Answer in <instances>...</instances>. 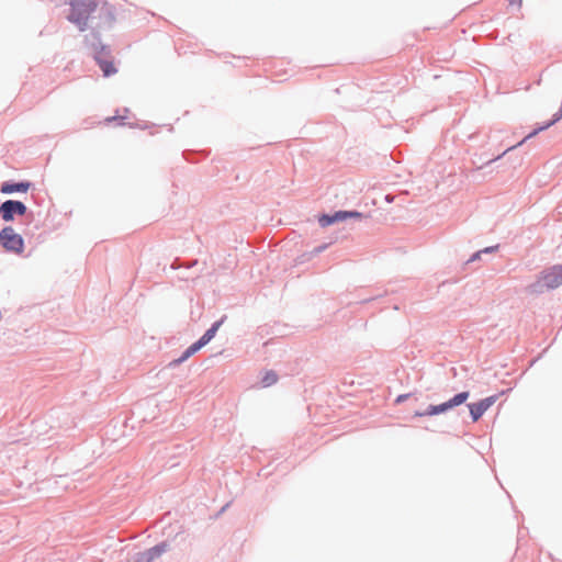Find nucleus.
Wrapping results in <instances>:
<instances>
[{
    "label": "nucleus",
    "mask_w": 562,
    "mask_h": 562,
    "mask_svg": "<svg viewBox=\"0 0 562 562\" xmlns=\"http://www.w3.org/2000/svg\"><path fill=\"white\" fill-rule=\"evenodd\" d=\"M30 184L20 182V183H3L1 187V192L9 194L13 192H26Z\"/></svg>",
    "instance_id": "nucleus-9"
},
{
    "label": "nucleus",
    "mask_w": 562,
    "mask_h": 562,
    "mask_svg": "<svg viewBox=\"0 0 562 562\" xmlns=\"http://www.w3.org/2000/svg\"><path fill=\"white\" fill-rule=\"evenodd\" d=\"M222 325V321H218L212 325L211 328H209L204 335L198 340L200 345L203 347L209 344L215 336L216 331L218 330L220 326Z\"/></svg>",
    "instance_id": "nucleus-10"
},
{
    "label": "nucleus",
    "mask_w": 562,
    "mask_h": 562,
    "mask_svg": "<svg viewBox=\"0 0 562 562\" xmlns=\"http://www.w3.org/2000/svg\"><path fill=\"white\" fill-rule=\"evenodd\" d=\"M361 214L358 212H347V211H339L334 214L335 223L345 221L348 217H360Z\"/></svg>",
    "instance_id": "nucleus-13"
},
{
    "label": "nucleus",
    "mask_w": 562,
    "mask_h": 562,
    "mask_svg": "<svg viewBox=\"0 0 562 562\" xmlns=\"http://www.w3.org/2000/svg\"><path fill=\"white\" fill-rule=\"evenodd\" d=\"M562 284V266H553L541 272L533 291L539 292L543 289L552 290Z\"/></svg>",
    "instance_id": "nucleus-2"
},
{
    "label": "nucleus",
    "mask_w": 562,
    "mask_h": 562,
    "mask_svg": "<svg viewBox=\"0 0 562 562\" xmlns=\"http://www.w3.org/2000/svg\"><path fill=\"white\" fill-rule=\"evenodd\" d=\"M407 397H408V394H402V395H398V396H397V398H396V402H397V403L403 402V401H405Z\"/></svg>",
    "instance_id": "nucleus-16"
},
{
    "label": "nucleus",
    "mask_w": 562,
    "mask_h": 562,
    "mask_svg": "<svg viewBox=\"0 0 562 562\" xmlns=\"http://www.w3.org/2000/svg\"><path fill=\"white\" fill-rule=\"evenodd\" d=\"M319 224L325 227L335 223L334 215H323L318 220Z\"/></svg>",
    "instance_id": "nucleus-14"
},
{
    "label": "nucleus",
    "mask_w": 562,
    "mask_h": 562,
    "mask_svg": "<svg viewBox=\"0 0 562 562\" xmlns=\"http://www.w3.org/2000/svg\"><path fill=\"white\" fill-rule=\"evenodd\" d=\"M95 60H97L98 65L100 66L104 77H109V76L115 75L117 72V69L114 65L113 59L110 58L109 56L100 54L95 57Z\"/></svg>",
    "instance_id": "nucleus-7"
},
{
    "label": "nucleus",
    "mask_w": 562,
    "mask_h": 562,
    "mask_svg": "<svg viewBox=\"0 0 562 562\" xmlns=\"http://www.w3.org/2000/svg\"><path fill=\"white\" fill-rule=\"evenodd\" d=\"M115 120H117V117H116V116H111V117H106V119H105V122H106V123H111V122H113V121H115Z\"/></svg>",
    "instance_id": "nucleus-17"
},
{
    "label": "nucleus",
    "mask_w": 562,
    "mask_h": 562,
    "mask_svg": "<svg viewBox=\"0 0 562 562\" xmlns=\"http://www.w3.org/2000/svg\"><path fill=\"white\" fill-rule=\"evenodd\" d=\"M469 392H461L454 395L451 400L440 405H431L429 406L426 413H416V416H425V415H437L443 413L454 406H459L463 404L469 398Z\"/></svg>",
    "instance_id": "nucleus-4"
},
{
    "label": "nucleus",
    "mask_w": 562,
    "mask_h": 562,
    "mask_svg": "<svg viewBox=\"0 0 562 562\" xmlns=\"http://www.w3.org/2000/svg\"><path fill=\"white\" fill-rule=\"evenodd\" d=\"M493 249H494L493 247H487V248H485L483 251H484V252H490V251H493Z\"/></svg>",
    "instance_id": "nucleus-18"
},
{
    "label": "nucleus",
    "mask_w": 562,
    "mask_h": 562,
    "mask_svg": "<svg viewBox=\"0 0 562 562\" xmlns=\"http://www.w3.org/2000/svg\"><path fill=\"white\" fill-rule=\"evenodd\" d=\"M497 398V395H493L476 403L470 404L469 409L473 422H477L483 416V414L496 403Z\"/></svg>",
    "instance_id": "nucleus-6"
},
{
    "label": "nucleus",
    "mask_w": 562,
    "mask_h": 562,
    "mask_svg": "<svg viewBox=\"0 0 562 562\" xmlns=\"http://www.w3.org/2000/svg\"><path fill=\"white\" fill-rule=\"evenodd\" d=\"M26 212V206L20 201L8 200L3 202L0 206V214L2 218L7 222L12 221L14 214L24 215Z\"/></svg>",
    "instance_id": "nucleus-5"
},
{
    "label": "nucleus",
    "mask_w": 562,
    "mask_h": 562,
    "mask_svg": "<svg viewBox=\"0 0 562 562\" xmlns=\"http://www.w3.org/2000/svg\"><path fill=\"white\" fill-rule=\"evenodd\" d=\"M203 346L200 345L199 341H195L194 344H192L184 352L183 355L178 359L176 360V363H181L183 361H186L187 359H189L191 356H193L196 351H199Z\"/></svg>",
    "instance_id": "nucleus-11"
},
{
    "label": "nucleus",
    "mask_w": 562,
    "mask_h": 562,
    "mask_svg": "<svg viewBox=\"0 0 562 562\" xmlns=\"http://www.w3.org/2000/svg\"><path fill=\"white\" fill-rule=\"evenodd\" d=\"M510 5H515L517 8L521 7L522 0H508Z\"/></svg>",
    "instance_id": "nucleus-15"
},
{
    "label": "nucleus",
    "mask_w": 562,
    "mask_h": 562,
    "mask_svg": "<svg viewBox=\"0 0 562 562\" xmlns=\"http://www.w3.org/2000/svg\"><path fill=\"white\" fill-rule=\"evenodd\" d=\"M166 549L167 544L165 543L155 546L148 551L142 553L138 557L137 562H153L155 559L159 558L166 551Z\"/></svg>",
    "instance_id": "nucleus-8"
},
{
    "label": "nucleus",
    "mask_w": 562,
    "mask_h": 562,
    "mask_svg": "<svg viewBox=\"0 0 562 562\" xmlns=\"http://www.w3.org/2000/svg\"><path fill=\"white\" fill-rule=\"evenodd\" d=\"M278 381V375L274 371H267L262 379H261V385L263 387H269L271 385H273L274 383H277Z\"/></svg>",
    "instance_id": "nucleus-12"
},
{
    "label": "nucleus",
    "mask_w": 562,
    "mask_h": 562,
    "mask_svg": "<svg viewBox=\"0 0 562 562\" xmlns=\"http://www.w3.org/2000/svg\"><path fill=\"white\" fill-rule=\"evenodd\" d=\"M99 7L97 0H72L71 12L68 20L76 24L80 31H85L92 12Z\"/></svg>",
    "instance_id": "nucleus-1"
},
{
    "label": "nucleus",
    "mask_w": 562,
    "mask_h": 562,
    "mask_svg": "<svg viewBox=\"0 0 562 562\" xmlns=\"http://www.w3.org/2000/svg\"><path fill=\"white\" fill-rule=\"evenodd\" d=\"M0 244L8 250L20 254L23 250V238L15 231L8 226L0 232Z\"/></svg>",
    "instance_id": "nucleus-3"
}]
</instances>
